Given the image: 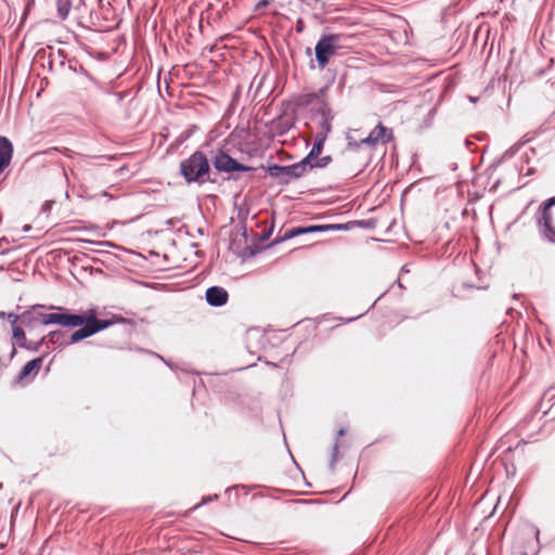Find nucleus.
<instances>
[{
	"mask_svg": "<svg viewBox=\"0 0 555 555\" xmlns=\"http://www.w3.org/2000/svg\"><path fill=\"white\" fill-rule=\"evenodd\" d=\"M180 175L186 183L203 185L206 182L215 183L216 173L212 172L210 162L202 151H195L188 158L180 162Z\"/></svg>",
	"mask_w": 555,
	"mask_h": 555,
	"instance_id": "nucleus-1",
	"label": "nucleus"
},
{
	"mask_svg": "<svg viewBox=\"0 0 555 555\" xmlns=\"http://www.w3.org/2000/svg\"><path fill=\"white\" fill-rule=\"evenodd\" d=\"M67 308L57 306L34 305L22 312V325L28 330L37 324L60 325L66 327Z\"/></svg>",
	"mask_w": 555,
	"mask_h": 555,
	"instance_id": "nucleus-2",
	"label": "nucleus"
},
{
	"mask_svg": "<svg viewBox=\"0 0 555 555\" xmlns=\"http://www.w3.org/2000/svg\"><path fill=\"white\" fill-rule=\"evenodd\" d=\"M121 319H98L96 312L93 309L87 310L83 313H74L67 309L66 327H77L87 321L92 335L108 328L109 326L118 323Z\"/></svg>",
	"mask_w": 555,
	"mask_h": 555,
	"instance_id": "nucleus-3",
	"label": "nucleus"
},
{
	"mask_svg": "<svg viewBox=\"0 0 555 555\" xmlns=\"http://www.w3.org/2000/svg\"><path fill=\"white\" fill-rule=\"evenodd\" d=\"M343 39L344 37L339 34H327L320 37L314 48L315 61L320 69H324L330 59L338 53Z\"/></svg>",
	"mask_w": 555,
	"mask_h": 555,
	"instance_id": "nucleus-4",
	"label": "nucleus"
},
{
	"mask_svg": "<svg viewBox=\"0 0 555 555\" xmlns=\"http://www.w3.org/2000/svg\"><path fill=\"white\" fill-rule=\"evenodd\" d=\"M209 162L217 172L231 173L234 171L249 172L256 170L255 167L238 163L221 150L217 151Z\"/></svg>",
	"mask_w": 555,
	"mask_h": 555,
	"instance_id": "nucleus-5",
	"label": "nucleus"
},
{
	"mask_svg": "<svg viewBox=\"0 0 555 555\" xmlns=\"http://www.w3.org/2000/svg\"><path fill=\"white\" fill-rule=\"evenodd\" d=\"M300 167L295 164L289 166L272 165L267 168L270 177L281 184H288L292 180L302 177Z\"/></svg>",
	"mask_w": 555,
	"mask_h": 555,
	"instance_id": "nucleus-6",
	"label": "nucleus"
},
{
	"mask_svg": "<svg viewBox=\"0 0 555 555\" xmlns=\"http://www.w3.org/2000/svg\"><path fill=\"white\" fill-rule=\"evenodd\" d=\"M392 140H393L392 129L385 127L382 122H378L377 126L371 130L369 135L362 140H360V142L357 143V145L358 146H361L363 144L370 145V146H376L377 144L385 145Z\"/></svg>",
	"mask_w": 555,
	"mask_h": 555,
	"instance_id": "nucleus-7",
	"label": "nucleus"
},
{
	"mask_svg": "<svg viewBox=\"0 0 555 555\" xmlns=\"http://www.w3.org/2000/svg\"><path fill=\"white\" fill-rule=\"evenodd\" d=\"M345 229L343 224H322V225H309V227H296L287 230L284 235L280 238H275L272 244L275 245L280 242L293 238L295 236L313 233V232H326L330 230H341Z\"/></svg>",
	"mask_w": 555,
	"mask_h": 555,
	"instance_id": "nucleus-8",
	"label": "nucleus"
},
{
	"mask_svg": "<svg viewBox=\"0 0 555 555\" xmlns=\"http://www.w3.org/2000/svg\"><path fill=\"white\" fill-rule=\"evenodd\" d=\"M555 205V196L546 199L540 207L538 223L543 227L548 238L555 243V228L552 225L551 208Z\"/></svg>",
	"mask_w": 555,
	"mask_h": 555,
	"instance_id": "nucleus-9",
	"label": "nucleus"
},
{
	"mask_svg": "<svg viewBox=\"0 0 555 555\" xmlns=\"http://www.w3.org/2000/svg\"><path fill=\"white\" fill-rule=\"evenodd\" d=\"M326 91L327 87H323L318 92L299 94L295 98L294 103L298 108H308L315 104L322 106V101H325L323 98Z\"/></svg>",
	"mask_w": 555,
	"mask_h": 555,
	"instance_id": "nucleus-10",
	"label": "nucleus"
},
{
	"mask_svg": "<svg viewBox=\"0 0 555 555\" xmlns=\"http://www.w3.org/2000/svg\"><path fill=\"white\" fill-rule=\"evenodd\" d=\"M317 112L321 116V120L319 122V131L315 135H323V139L326 140L328 133L332 131V120L334 118L332 109L325 101H322V106H319Z\"/></svg>",
	"mask_w": 555,
	"mask_h": 555,
	"instance_id": "nucleus-11",
	"label": "nucleus"
},
{
	"mask_svg": "<svg viewBox=\"0 0 555 555\" xmlns=\"http://www.w3.org/2000/svg\"><path fill=\"white\" fill-rule=\"evenodd\" d=\"M205 299L211 307H222L228 302L229 294L221 286H210L205 293Z\"/></svg>",
	"mask_w": 555,
	"mask_h": 555,
	"instance_id": "nucleus-12",
	"label": "nucleus"
},
{
	"mask_svg": "<svg viewBox=\"0 0 555 555\" xmlns=\"http://www.w3.org/2000/svg\"><path fill=\"white\" fill-rule=\"evenodd\" d=\"M13 157V144L3 135H0V173L10 165Z\"/></svg>",
	"mask_w": 555,
	"mask_h": 555,
	"instance_id": "nucleus-13",
	"label": "nucleus"
},
{
	"mask_svg": "<svg viewBox=\"0 0 555 555\" xmlns=\"http://www.w3.org/2000/svg\"><path fill=\"white\" fill-rule=\"evenodd\" d=\"M42 362H43V357H39V358H36V359H33V360L28 361L23 366L21 372L18 373L17 380H22V379L26 378L31 373L37 374L38 371L40 370L41 365H42Z\"/></svg>",
	"mask_w": 555,
	"mask_h": 555,
	"instance_id": "nucleus-14",
	"label": "nucleus"
},
{
	"mask_svg": "<svg viewBox=\"0 0 555 555\" xmlns=\"http://www.w3.org/2000/svg\"><path fill=\"white\" fill-rule=\"evenodd\" d=\"M79 328L76 330L69 337V340H68V344L69 345H74V344H77L88 337H91L93 336L92 333H91V330L86 322L82 323V325L78 326Z\"/></svg>",
	"mask_w": 555,
	"mask_h": 555,
	"instance_id": "nucleus-15",
	"label": "nucleus"
},
{
	"mask_svg": "<svg viewBox=\"0 0 555 555\" xmlns=\"http://www.w3.org/2000/svg\"><path fill=\"white\" fill-rule=\"evenodd\" d=\"M64 335H65V333L63 331L55 330V331L49 332V334L46 337H47V341L49 344L56 345L60 348H64V347L69 346L68 340L67 341L64 340Z\"/></svg>",
	"mask_w": 555,
	"mask_h": 555,
	"instance_id": "nucleus-16",
	"label": "nucleus"
},
{
	"mask_svg": "<svg viewBox=\"0 0 555 555\" xmlns=\"http://www.w3.org/2000/svg\"><path fill=\"white\" fill-rule=\"evenodd\" d=\"M12 338L16 341V345L22 348L26 346L25 332L18 324H14L12 327Z\"/></svg>",
	"mask_w": 555,
	"mask_h": 555,
	"instance_id": "nucleus-17",
	"label": "nucleus"
},
{
	"mask_svg": "<svg viewBox=\"0 0 555 555\" xmlns=\"http://www.w3.org/2000/svg\"><path fill=\"white\" fill-rule=\"evenodd\" d=\"M325 141L326 140L323 139V135H315L312 149L309 152L311 157L318 158V156L322 153Z\"/></svg>",
	"mask_w": 555,
	"mask_h": 555,
	"instance_id": "nucleus-18",
	"label": "nucleus"
},
{
	"mask_svg": "<svg viewBox=\"0 0 555 555\" xmlns=\"http://www.w3.org/2000/svg\"><path fill=\"white\" fill-rule=\"evenodd\" d=\"M314 162L315 157H311L310 154L308 153V155L300 162L296 163V165L300 167L301 175L304 176L308 169L315 168V166L313 165Z\"/></svg>",
	"mask_w": 555,
	"mask_h": 555,
	"instance_id": "nucleus-19",
	"label": "nucleus"
},
{
	"mask_svg": "<svg viewBox=\"0 0 555 555\" xmlns=\"http://www.w3.org/2000/svg\"><path fill=\"white\" fill-rule=\"evenodd\" d=\"M47 341V337H41L38 341H26V346L23 349L30 351H38L39 348Z\"/></svg>",
	"mask_w": 555,
	"mask_h": 555,
	"instance_id": "nucleus-20",
	"label": "nucleus"
},
{
	"mask_svg": "<svg viewBox=\"0 0 555 555\" xmlns=\"http://www.w3.org/2000/svg\"><path fill=\"white\" fill-rule=\"evenodd\" d=\"M332 162V157L331 156H323V157H319L315 158V162H314V166L315 168H324L326 167L330 163Z\"/></svg>",
	"mask_w": 555,
	"mask_h": 555,
	"instance_id": "nucleus-21",
	"label": "nucleus"
},
{
	"mask_svg": "<svg viewBox=\"0 0 555 555\" xmlns=\"http://www.w3.org/2000/svg\"><path fill=\"white\" fill-rule=\"evenodd\" d=\"M7 319L10 321L11 326L13 327L14 324L18 323V321L22 322V313L21 314H16L14 312H9Z\"/></svg>",
	"mask_w": 555,
	"mask_h": 555,
	"instance_id": "nucleus-22",
	"label": "nucleus"
},
{
	"mask_svg": "<svg viewBox=\"0 0 555 555\" xmlns=\"http://www.w3.org/2000/svg\"><path fill=\"white\" fill-rule=\"evenodd\" d=\"M57 11H59V15L62 18H65L69 12V5L67 3H65V4L59 3Z\"/></svg>",
	"mask_w": 555,
	"mask_h": 555,
	"instance_id": "nucleus-23",
	"label": "nucleus"
},
{
	"mask_svg": "<svg viewBox=\"0 0 555 555\" xmlns=\"http://www.w3.org/2000/svg\"><path fill=\"white\" fill-rule=\"evenodd\" d=\"M338 454V442L336 441L333 446V452H332V460H331V466H334Z\"/></svg>",
	"mask_w": 555,
	"mask_h": 555,
	"instance_id": "nucleus-24",
	"label": "nucleus"
},
{
	"mask_svg": "<svg viewBox=\"0 0 555 555\" xmlns=\"http://www.w3.org/2000/svg\"><path fill=\"white\" fill-rule=\"evenodd\" d=\"M68 69L73 72H78L76 60H68Z\"/></svg>",
	"mask_w": 555,
	"mask_h": 555,
	"instance_id": "nucleus-25",
	"label": "nucleus"
},
{
	"mask_svg": "<svg viewBox=\"0 0 555 555\" xmlns=\"http://www.w3.org/2000/svg\"><path fill=\"white\" fill-rule=\"evenodd\" d=\"M78 72H80L81 74L86 75L87 77L91 78L88 74V72L81 66L79 65V68H78Z\"/></svg>",
	"mask_w": 555,
	"mask_h": 555,
	"instance_id": "nucleus-26",
	"label": "nucleus"
},
{
	"mask_svg": "<svg viewBox=\"0 0 555 555\" xmlns=\"http://www.w3.org/2000/svg\"><path fill=\"white\" fill-rule=\"evenodd\" d=\"M9 312L0 311V319L4 320L8 318Z\"/></svg>",
	"mask_w": 555,
	"mask_h": 555,
	"instance_id": "nucleus-27",
	"label": "nucleus"
},
{
	"mask_svg": "<svg viewBox=\"0 0 555 555\" xmlns=\"http://www.w3.org/2000/svg\"><path fill=\"white\" fill-rule=\"evenodd\" d=\"M268 4V0H261L259 3H258V8L259 7H263V5H267Z\"/></svg>",
	"mask_w": 555,
	"mask_h": 555,
	"instance_id": "nucleus-28",
	"label": "nucleus"
},
{
	"mask_svg": "<svg viewBox=\"0 0 555 555\" xmlns=\"http://www.w3.org/2000/svg\"><path fill=\"white\" fill-rule=\"evenodd\" d=\"M218 498V494H215L212 498L209 496L207 500H203V503H206L208 501H211L212 499H217Z\"/></svg>",
	"mask_w": 555,
	"mask_h": 555,
	"instance_id": "nucleus-29",
	"label": "nucleus"
},
{
	"mask_svg": "<svg viewBox=\"0 0 555 555\" xmlns=\"http://www.w3.org/2000/svg\"><path fill=\"white\" fill-rule=\"evenodd\" d=\"M385 294H386V292H385V293H383V294H382V295H380V296H379L375 301H373V304H372L371 308H373V307L376 305V301H377L378 299H380Z\"/></svg>",
	"mask_w": 555,
	"mask_h": 555,
	"instance_id": "nucleus-30",
	"label": "nucleus"
},
{
	"mask_svg": "<svg viewBox=\"0 0 555 555\" xmlns=\"http://www.w3.org/2000/svg\"><path fill=\"white\" fill-rule=\"evenodd\" d=\"M15 354H16V349H15V347L13 346L12 351H11V358H13Z\"/></svg>",
	"mask_w": 555,
	"mask_h": 555,
	"instance_id": "nucleus-31",
	"label": "nucleus"
},
{
	"mask_svg": "<svg viewBox=\"0 0 555 555\" xmlns=\"http://www.w3.org/2000/svg\"><path fill=\"white\" fill-rule=\"evenodd\" d=\"M344 435H345V429L344 428L339 429L338 436H344Z\"/></svg>",
	"mask_w": 555,
	"mask_h": 555,
	"instance_id": "nucleus-32",
	"label": "nucleus"
},
{
	"mask_svg": "<svg viewBox=\"0 0 555 555\" xmlns=\"http://www.w3.org/2000/svg\"><path fill=\"white\" fill-rule=\"evenodd\" d=\"M313 60H310V68H314Z\"/></svg>",
	"mask_w": 555,
	"mask_h": 555,
	"instance_id": "nucleus-33",
	"label": "nucleus"
},
{
	"mask_svg": "<svg viewBox=\"0 0 555 555\" xmlns=\"http://www.w3.org/2000/svg\"><path fill=\"white\" fill-rule=\"evenodd\" d=\"M306 52H307L308 55H311V49L310 48H307Z\"/></svg>",
	"mask_w": 555,
	"mask_h": 555,
	"instance_id": "nucleus-34",
	"label": "nucleus"
},
{
	"mask_svg": "<svg viewBox=\"0 0 555 555\" xmlns=\"http://www.w3.org/2000/svg\"><path fill=\"white\" fill-rule=\"evenodd\" d=\"M57 54H59V56H62V51H61V50H59V51H57Z\"/></svg>",
	"mask_w": 555,
	"mask_h": 555,
	"instance_id": "nucleus-35",
	"label": "nucleus"
}]
</instances>
